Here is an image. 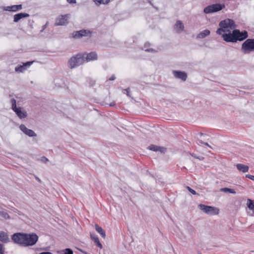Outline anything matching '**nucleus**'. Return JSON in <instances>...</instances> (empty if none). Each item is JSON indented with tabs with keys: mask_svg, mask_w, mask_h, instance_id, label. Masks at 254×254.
<instances>
[{
	"mask_svg": "<svg viewBox=\"0 0 254 254\" xmlns=\"http://www.w3.org/2000/svg\"><path fill=\"white\" fill-rule=\"evenodd\" d=\"M89 30H81L80 31H75L72 33V37L74 38H80L83 36H87L88 34H91Z\"/></svg>",
	"mask_w": 254,
	"mask_h": 254,
	"instance_id": "10",
	"label": "nucleus"
},
{
	"mask_svg": "<svg viewBox=\"0 0 254 254\" xmlns=\"http://www.w3.org/2000/svg\"><path fill=\"white\" fill-rule=\"evenodd\" d=\"M36 180H38L39 182H41V180L38 178H37Z\"/></svg>",
	"mask_w": 254,
	"mask_h": 254,
	"instance_id": "46",
	"label": "nucleus"
},
{
	"mask_svg": "<svg viewBox=\"0 0 254 254\" xmlns=\"http://www.w3.org/2000/svg\"><path fill=\"white\" fill-rule=\"evenodd\" d=\"M19 118L22 119L25 118L27 116V113L26 111L22 109L21 107H17L13 110Z\"/></svg>",
	"mask_w": 254,
	"mask_h": 254,
	"instance_id": "11",
	"label": "nucleus"
},
{
	"mask_svg": "<svg viewBox=\"0 0 254 254\" xmlns=\"http://www.w3.org/2000/svg\"><path fill=\"white\" fill-rule=\"evenodd\" d=\"M220 190L222 192H229L233 194H235L236 193V192L233 189L227 188H221L220 189Z\"/></svg>",
	"mask_w": 254,
	"mask_h": 254,
	"instance_id": "26",
	"label": "nucleus"
},
{
	"mask_svg": "<svg viewBox=\"0 0 254 254\" xmlns=\"http://www.w3.org/2000/svg\"><path fill=\"white\" fill-rule=\"evenodd\" d=\"M150 45V44L149 43H146L145 44H144V47H148Z\"/></svg>",
	"mask_w": 254,
	"mask_h": 254,
	"instance_id": "41",
	"label": "nucleus"
},
{
	"mask_svg": "<svg viewBox=\"0 0 254 254\" xmlns=\"http://www.w3.org/2000/svg\"><path fill=\"white\" fill-rule=\"evenodd\" d=\"M148 148L152 151H160L161 152H163L164 151V150L165 149L164 148L158 146H156L153 144H152L150 145L148 147Z\"/></svg>",
	"mask_w": 254,
	"mask_h": 254,
	"instance_id": "21",
	"label": "nucleus"
},
{
	"mask_svg": "<svg viewBox=\"0 0 254 254\" xmlns=\"http://www.w3.org/2000/svg\"><path fill=\"white\" fill-rule=\"evenodd\" d=\"M198 141L201 143V144H204V143H205L204 142H203L202 140H198Z\"/></svg>",
	"mask_w": 254,
	"mask_h": 254,
	"instance_id": "43",
	"label": "nucleus"
},
{
	"mask_svg": "<svg viewBox=\"0 0 254 254\" xmlns=\"http://www.w3.org/2000/svg\"><path fill=\"white\" fill-rule=\"evenodd\" d=\"M220 28L216 31L218 35H222L223 40L227 42L235 43L237 41H243L248 37L246 31L240 32L239 30L234 29L236 27L234 21L230 19H226L220 22Z\"/></svg>",
	"mask_w": 254,
	"mask_h": 254,
	"instance_id": "1",
	"label": "nucleus"
},
{
	"mask_svg": "<svg viewBox=\"0 0 254 254\" xmlns=\"http://www.w3.org/2000/svg\"><path fill=\"white\" fill-rule=\"evenodd\" d=\"M236 167L239 171H242L243 173L248 172L249 169L248 166L242 164H237Z\"/></svg>",
	"mask_w": 254,
	"mask_h": 254,
	"instance_id": "20",
	"label": "nucleus"
},
{
	"mask_svg": "<svg viewBox=\"0 0 254 254\" xmlns=\"http://www.w3.org/2000/svg\"><path fill=\"white\" fill-rule=\"evenodd\" d=\"M224 7V5L220 3L213 4L204 8L203 11L205 13H210L221 10Z\"/></svg>",
	"mask_w": 254,
	"mask_h": 254,
	"instance_id": "7",
	"label": "nucleus"
},
{
	"mask_svg": "<svg viewBox=\"0 0 254 254\" xmlns=\"http://www.w3.org/2000/svg\"><path fill=\"white\" fill-rule=\"evenodd\" d=\"M39 254H41V253Z\"/></svg>",
	"mask_w": 254,
	"mask_h": 254,
	"instance_id": "47",
	"label": "nucleus"
},
{
	"mask_svg": "<svg viewBox=\"0 0 254 254\" xmlns=\"http://www.w3.org/2000/svg\"><path fill=\"white\" fill-rule=\"evenodd\" d=\"M115 105V103L114 102L111 103L110 104V106H114Z\"/></svg>",
	"mask_w": 254,
	"mask_h": 254,
	"instance_id": "42",
	"label": "nucleus"
},
{
	"mask_svg": "<svg viewBox=\"0 0 254 254\" xmlns=\"http://www.w3.org/2000/svg\"><path fill=\"white\" fill-rule=\"evenodd\" d=\"M204 144L208 146L209 148H212V147L210 145H209V144L207 142L204 143Z\"/></svg>",
	"mask_w": 254,
	"mask_h": 254,
	"instance_id": "40",
	"label": "nucleus"
},
{
	"mask_svg": "<svg viewBox=\"0 0 254 254\" xmlns=\"http://www.w3.org/2000/svg\"><path fill=\"white\" fill-rule=\"evenodd\" d=\"M58 253L60 254H73V251L71 249L69 248L58 251Z\"/></svg>",
	"mask_w": 254,
	"mask_h": 254,
	"instance_id": "25",
	"label": "nucleus"
},
{
	"mask_svg": "<svg viewBox=\"0 0 254 254\" xmlns=\"http://www.w3.org/2000/svg\"><path fill=\"white\" fill-rule=\"evenodd\" d=\"M199 135H200V136H201L202 135H203V134L202 133H201V132H200V133H199Z\"/></svg>",
	"mask_w": 254,
	"mask_h": 254,
	"instance_id": "45",
	"label": "nucleus"
},
{
	"mask_svg": "<svg viewBox=\"0 0 254 254\" xmlns=\"http://www.w3.org/2000/svg\"><path fill=\"white\" fill-rule=\"evenodd\" d=\"M191 155H192V156H193V157H195V158H197V159H200V158H199V157H196L195 155H193V154H192Z\"/></svg>",
	"mask_w": 254,
	"mask_h": 254,
	"instance_id": "44",
	"label": "nucleus"
},
{
	"mask_svg": "<svg viewBox=\"0 0 254 254\" xmlns=\"http://www.w3.org/2000/svg\"><path fill=\"white\" fill-rule=\"evenodd\" d=\"M97 54L95 52H92L87 54L86 60L87 62L93 60H96L97 59Z\"/></svg>",
	"mask_w": 254,
	"mask_h": 254,
	"instance_id": "18",
	"label": "nucleus"
},
{
	"mask_svg": "<svg viewBox=\"0 0 254 254\" xmlns=\"http://www.w3.org/2000/svg\"><path fill=\"white\" fill-rule=\"evenodd\" d=\"M22 9V4H18L6 6L4 8V10L8 11L17 12L21 10Z\"/></svg>",
	"mask_w": 254,
	"mask_h": 254,
	"instance_id": "12",
	"label": "nucleus"
},
{
	"mask_svg": "<svg viewBox=\"0 0 254 254\" xmlns=\"http://www.w3.org/2000/svg\"><path fill=\"white\" fill-rule=\"evenodd\" d=\"M41 254H53L51 252H46L41 253Z\"/></svg>",
	"mask_w": 254,
	"mask_h": 254,
	"instance_id": "39",
	"label": "nucleus"
},
{
	"mask_svg": "<svg viewBox=\"0 0 254 254\" xmlns=\"http://www.w3.org/2000/svg\"><path fill=\"white\" fill-rule=\"evenodd\" d=\"M0 254H4V251L3 249V246L0 244Z\"/></svg>",
	"mask_w": 254,
	"mask_h": 254,
	"instance_id": "34",
	"label": "nucleus"
},
{
	"mask_svg": "<svg viewBox=\"0 0 254 254\" xmlns=\"http://www.w3.org/2000/svg\"><path fill=\"white\" fill-rule=\"evenodd\" d=\"M67 2L70 4L75 3L76 0H66Z\"/></svg>",
	"mask_w": 254,
	"mask_h": 254,
	"instance_id": "36",
	"label": "nucleus"
},
{
	"mask_svg": "<svg viewBox=\"0 0 254 254\" xmlns=\"http://www.w3.org/2000/svg\"><path fill=\"white\" fill-rule=\"evenodd\" d=\"M210 33V32L208 29H205L201 32H200L197 36L198 38L203 39L208 36Z\"/></svg>",
	"mask_w": 254,
	"mask_h": 254,
	"instance_id": "22",
	"label": "nucleus"
},
{
	"mask_svg": "<svg viewBox=\"0 0 254 254\" xmlns=\"http://www.w3.org/2000/svg\"><path fill=\"white\" fill-rule=\"evenodd\" d=\"M247 205L250 210L252 211V215H254V201L250 199H248Z\"/></svg>",
	"mask_w": 254,
	"mask_h": 254,
	"instance_id": "24",
	"label": "nucleus"
},
{
	"mask_svg": "<svg viewBox=\"0 0 254 254\" xmlns=\"http://www.w3.org/2000/svg\"><path fill=\"white\" fill-rule=\"evenodd\" d=\"M26 234L17 233L14 234L11 237L12 240L14 243L24 246V242L26 239Z\"/></svg>",
	"mask_w": 254,
	"mask_h": 254,
	"instance_id": "6",
	"label": "nucleus"
},
{
	"mask_svg": "<svg viewBox=\"0 0 254 254\" xmlns=\"http://www.w3.org/2000/svg\"><path fill=\"white\" fill-rule=\"evenodd\" d=\"M48 23V22H47L46 23L42 26L41 32H43L45 30V29L47 27Z\"/></svg>",
	"mask_w": 254,
	"mask_h": 254,
	"instance_id": "32",
	"label": "nucleus"
},
{
	"mask_svg": "<svg viewBox=\"0 0 254 254\" xmlns=\"http://www.w3.org/2000/svg\"><path fill=\"white\" fill-rule=\"evenodd\" d=\"M241 50L244 54L254 51V38L247 39L242 45Z\"/></svg>",
	"mask_w": 254,
	"mask_h": 254,
	"instance_id": "2",
	"label": "nucleus"
},
{
	"mask_svg": "<svg viewBox=\"0 0 254 254\" xmlns=\"http://www.w3.org/2000/svg\"><path fill=\"white\" fill-rule=\"evenodd\" d=\"M246 178H248L253 181H254V176H253V175H249V174H247L246 175Z\"/></svg>",
	"mask_w": 254,
	"mask_h": 254,
	"instance_id": "31",
	"label": "nucleus"
},
{
	"mask_svg": "<svg viewBox=\"0 0 254 254\" xmlns=\"http://www.w3.org/2000/svg\"><path fill=\"white\" fill-rule=\"evenodd\" d=\"M110 0H93L94 2L97 5H99L101 4H107Z\"/></svg>",
	"mask_w": 254,
	"mask_h": 254,
	"instance_id": "27",
	"label": "nucleus"
},
{
	"mask_svg": "<svg viewBox=\"0 0 254 254\" xmlns=\"http://www.w3.org/2000/svg\"><path fill=\"white\" fill-rule=\"evenodd\" d=\"M187 189H188V190L190 192H191L192 194L193 195H195L196 194V191L193 190V189H192L191 188H190V187H187Z\"/></svg>",
	"mask_w": 254,
	"mask_h": 254,
	"instance_id": "30",
	"label": "nucleus"
},
{
	"mask_svg": "<svg viewBox=\"0 0 254 254\" xmlns=\"http://www.w3.org/2000/svg\"><path fill=\"white\" fill-rule=\"evenodd\" d=\"M11 109L12 110H14L15 109L17 108L16 107V100L14 99H12L11 100Z\"/></svg>",
	"mask_w": 254,
	"mask_h": 254,
	"instance_id": "29",
	"label": "nucleus"
},
{
	"mask_svg": "<svg viewBox=\"0 0 254 254\" xmlns=\"http://www.w3.org/2000/svg\"><path fill=\"white\" fill-rule=\"evenodd\" d=\"M124 91H126V94L127 96L130 97V94H129V88H128L127 89H124Z\"/></svg>",
	"mask_w": 254,
	"mask_h": 254,
	"instance_id": "35",
	"label": "nucleus"
},
{
	"mask_svg": "<svg viewBox=\"0 0 254 254\" xmlns=\"http://www.w3.org/2000/svg\"><path fill=\"white\" fill-rule=\"evenodd\" d=\"M69 14L61 15L56 19L55 25L56 26L65 25L68 23V19Z\"/></svg>",
	"mask_w": 254,
	"mask_h": 254,
	"instance_id": "8",
	"label": "nucleus"
},
{
	"mask_svg": "<svg viewBox=\"0 0 254 254\" xmlns=\"http://www.w3.org/2000/svg\"><path fill=\"white\" fill-rule=\"evenodd\" d=\"M198 207L207 214L217 215L219 212V209L213 206L200 204L198 205Z\"/></svg>",
	"mask_w": 254,
	"mask_h": 254,
	"instance_id": "4",
	"label": "nucleus"
},
{
	"mask_svg": "<svg viewBox=\"0 0 254 254\" xmlns=\"http://www.w3.org/2000/svg\"><path fill=\"white\" fill-rule=\"evenodd\" d=\"M90 238L93 240L96 245L99 247L100 249H102L103 246L101 243L100 242L98 237L95 234L90 233Z\"/></svg>",
	"mask_w": 254,
	"mask_h": 254,
	"instance_id": "17",
	"label": "nucleus"
},
{
	"mask_svg": "<svg viewBox=\"0 0 254 254\" xmlns=\"http://www.w3.org/2000/svg\"><path fill=\"white\" fill-rule=\"evenodd\" d=\"M42 161L43 162H47L49 161V160L45 157H42Z\"/></svg>",
	"mask_w": 254,
	"mask_h": 254,
	"instance_id": "37",
	"label": "nucleus"
},
{
	"mask_svg": "<svg viewBox=\"0 0 254 254\" xmlns=\"http://www.w3.org/2000/svg\"><path fill=\"white\" fill-rule=\"evenodd\" d=\"M116 79L115 75H112V76L109 78L110 80H114Z\"/></svg>",
	"mask_w": 254,
	"mask_h": 254,
	"instance_id": "38",
	"label": "nucleus"
},
{
	"mask_svg": "<svg viewBox=\"0 0 254 254\" xmlns=\"http://www.w3.org/2000/svg\"><path fill=\"white\" fill-rule=\"evenodd\" d=\"M19 128L24 133L29 137H35L37 136L36 133L33 130L28 129L24 125L21 124Z\"/></svg>",
	"mask_w": 254,
	"mask_h": 254,
	"instance_id": "9",
	"label": "nucleus"
},
{
	"mask_svg": "<svg viewBox=\"0 0 254 254\" xmlns=\"http://www.w3.org/2000/svg\"><path fill=\"white\" fill-rule=\"evenodd\" d=\"M0 241L4 243L9 242L8 235L3 231L0 232Z\"/></svg>",
	"mask_w": 254,
	"mask_h": 254,
	"instance_id": "19",
	"label": "nucleus"
},
{
	"mask_svg": "<svg viewBox=\"0 0 254 254\" xmlns=\"http://www.w3.org/2000/svg\"><path fill=\"white\" fill-rule=\"evenodd\" d=\"M0 216H1L5 219H8L10 218V216L8 214L4 211L0 210Z\"/></svg>",
	"mask_w": 254,
	"mask_h": 254,
	"instance_id": "28",
	"label": "nucleus"
},
{
	"mask_svg": "<svg viewBox=\"0 0 254 254\" xmlns=\"http://www.w3.org/2000/svg\"><path fill=\"white\" fill-rule=\"evenodd\" d=\"M174 75L175 77L180 79L183 81H186L187 78V74L186 72L180 71H174Z\"/></svg>",
	"mask_w": 254,
	"mask_h": 254,
	"instance_id": "15",
	"label": "nucleus"
},
{
	"mask_svg": "<svg viewBox=\"0 0 254 254\" xmlns=\"http://www.w3.org/2000/svg\"><path fill=\"white\" fill-rule=\"evenodd\" d=\"M29 14L27 13L21 12L16 14L13 16V21L14 22H18L22 18L28 17Z\"/></svg>",
	"mask_w": 254,
	"mask_h": 254,
	"instance_id": "16",
	"label": "nucleus"
},
{
	"mask_svg": "<svg viewBox=\"0 0 254 254\" xmlns=\"http://www.w3.org/2000/svg\"><path fill=\"white\" fill-rule=\"evenodd\" d=\"M26 239L24 242V246H33L38 240V236L35 233L26 234Z\"/></svg>",
	"mask_w": 254,
	"mask_h": 254,
	"instance_id": "5",
	"label": "nucleus"
},
{
	"mask_svg": "<svg viewBox=\"0 0 254 254\" xmlns=\"http://www.w3.org/2000/svg\"><path fill=\"white\" fill-rule=\"evenodd\" d=\"M145 51L148 52H156V51L153 49H146Z\"/></svg>",
	"mask_w": 254,
	"mask_h": 254,
	"instance_id": "33",
	"label": "nucleus"
},
{
	"mask_svg": "<svg viewBox=\"0 0 254 254\" xmlns=\"http://www.w3.org/2000/svg\"><path fill=\"white\" fill-rule=\"evenodd\" d=\"M33 62H27L23 63L22 65H19L15 67V70L16 72H22L26 69L27 66H29L31 65Z\"/></svg>",
	"mask_w": 254,
	"mask_h": 254,
	"instance_id": "13",
	"label": "nucleus"
},
{
	"mask_svg": "<svg viewBox=\"0 0 254 254\" xmlns=\"http://www.w3.org/2000/svg\"><path fill=\"white\" fill-rule=\"evenodd\" d=\"M95 228L96 231L101 235V236L105 238L106 237V233L105 231L102 229V227H100L98 224H95Z\"/></svg>",
	"mask_w": 254,
	"mask_h": 254,
	"instance_id": "23",
	"label": "nucleus"
},
{
	"mask_svg": "<svg viewBox=\"0 0 254 254\" xmlns=\"http://www.w3.org/2000/svg\"><path fill=\"white\" fill-rule=\"evenodd\" d=\"M184 25L181 20H177L174 25V29L178 33H181L184 30Z\"/></svg>",
	"mask_w": 254,
	"mask_h": 254,
	"instance_id": "14",
	"label": "nucleus"
},
{
	"mask_svg": "<svg viewBox=\"0 0 254 254\" xmlns=\"http://www.w3.org/2000/svg\"><path fill=\"white\" fill-rule=\"evenodd\" d=\"M84 57L81 54H78L71 57L68 61L69 67L70 68L78 66L84 63Z\"/></svg>",
	"mask_w": 254,
	"mask_h": 254,
	"instance_id": "3",
	"label": "nucleus"
}]
</instances>
